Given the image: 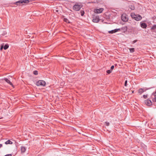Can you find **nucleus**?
Here are the masks:
<instances>
[{"label":"nucleus","mask_w":156,"mask_h":156,"mask_svg":"<svg viewBox=\"0 0 156 156\" xmlns=\"http://www.w3.org/2000/svg\"><path fill=\"white\" fill-rule=\"evenodd\" d=\"M121 20L124 22H126L128 21V19L127 16L125 13H123L121 16Z\"/></svg>","instance_id":"20e7f679"},{"label":"nucleus","mask_w":156,"mask_h":156,"mask_svg":"<svg viewBox=\"0 0 156 156\" xmlns=\"http://www.w3.org/2000/svg\"><path fill=\"white\" fill-rule=\"evenodd\" d=\"M121 30V28H119L115 29V31H116V32Z\"/></svg>","instance_id":"a878e982"},{"label":"nucleus","mask_w":156,"mask_h":156,"mask_svg":"<svg viewBox=\"0 0 156 156\" xmlns=\"http://www.w3.org/2000/svg\"><path fill=\"white\" fill-rule=\"evenodd\" d=\"M144 92V91L142 88H140L138 90V92L140 94H141L143 92Z\"/></svg>","instance_id":"4468645a"},{"label":"nucleus","mask_w":156,"mask_h":156,"mask_svg":"<svg viewBox=\"0 0 156 156\" xmlns=\"http://www.w3.org/2000/svg\"><path fill=\"white\" fill-rule=\"evenodd\" d=\"M127 80H126L125 81V83H124V86H127Z\"/></svg>","instance_id":"7c9ffc66"},{"label":"nucleus","mask_w":156,"mask_h":156,"mask_svg":"<svg viewBox=\"0 0 156 156\" xmlns=\"http://www.w3.org/2000/svg\"><path fill=\"white\" fill-rule=\"evenodd\" d=\"M137 41V40H134V41H133L132 42V44H133L135 43Z\"/></svg>","instance_id":"c756f323"},{"label":"nucleus","mask_w":156,"mask_h":156,"mask_svg":"<svg viewBox=\"0 0 156 156\" xmlns=\"http://www.w3.org/2000/svg\"><path fill=\"white\" fill-rule=\"evenodd\" d=\"M154 96V97H156V94L155 92H154L152 94L151 97L153 98V96Z\"/></svg>","instance_id":"4be33fe9"},{"label":"nucleus","mask_w":156,"mask_h":156,"mask_svg":"<svg viewBox=\"0 0 156 156\" xmlns=\"http://www.w3.org/2000/svg\"><path fill=\"white\" fill-rule=\"evenodd\" d=\"M5 144H12V142L10 140H8L5 142Z\"/></svg>","instance_id":"2eb2a0df"},{"label":"nucleus","mask_w":156,"mask_h":156,"mask_svg":"<svg viewBox=\"0 0 156 156\" xmlns=\"http://www.w3.org/2000/svg\"><path fill=\"white\" fill-rule=\"evenodd\" d=\"M36 85L37 86H44L46 85V83L44 80H39L37 82Z\"/></svg>","instance_id":"7ed1b4c3"},{"label":"nucleus","mask_w":156,"mask_h":156,"mask_svg":"<svg viewBox=\"0 0 156 156\" xmlns=\"http://www.w3.org/2000/svg\"><path fill=\"white\" fill-rule=\"evenodd\" d=\"M112 70L110 69V70H107L106 71V72L107 74H110V73H112Z\"/></svg>","instance_id":"6ab92c4d"},{"label":"nucleus","mask_w":156,"mask_h":156,"mask_svg":"<svg viewBox=\"0 0 156 156\" xmlns=\"http://www.w3.org/2000/svg\"><path fill=\"white\" fill-rule=\"evenodd\" d=\"M81 8L80 5L75 4L73 6V9L76 11H79Z\"/></svg>","instance_id":"423d86ee"},{"label":"nucleus","mask_w":156,"mask_h":156,"mask_svg":"<svg viewBox=\"0 0 156 156\" xmlns=\"http://www.w3.org/2000/svg\"><path fill=\"white\" fill-rule=\"evenodd\" d=\"M140 27L143 28H146L147 27V24L145 23H142L141 22L140 23Z\"/></svg>","instance_id":"9d476101"},{"label":"nucleus","mask_w":156,"mask_h":156,"mask_svg":"<svg viewBox=\"0 0 156 156\" xmlns=\"http://www.w3.org/2000/svg\"><path fill=\"white\" fill-rule=\"evenodd\" d=\"M4 44V43H3L1 45V47H0V50L1 51H2V49L3 48V46Z\"/></svg>","instance_id":"412c9836"},{"label":"nucleus","mask_w":156,"mask_h":156,"mask_svg":"<svg viewBox=\"0 0 156 156\" xmlns=\"http://www.w3.org/2000/svg\"><path fill=\"white\" fill-rule=\"evenodd\" d=\"M21 151L22 153L26 151V148L25 147L22 146L21 147Z\"/></svg>","instance_id":"9b49d317"},{"label":"nucleus","mask_w":156,"mask_h":156,"mask_svg":"<svg viewBox=\"0 0 156 156\" xmlns=\"http://www.w3.org/2000/svg\"><path fill=\"white\" fill-rule=\"evenodd\" d=\"M147 96H148V95L147 94V95H143V97L144 98V99H146L147 98Z\"/></svg>","instance_id":"bb28decb"},{"label":"nucleus","mask_w":156,"mask_h":156,"mask_svg":"<svg viewBox=\"0 0 156 156\" xmlns=\"http://www.w3.org/2000/svg\"><path fill=\"white\" fill-rule=\"evenodd\" d=\"M127 30V27H125L121 28V30Z\"/></svg>","instance_id":"a211bd4d"},{"label":"nucleus","mask_w":156,"mask_h":156,"mask_svg":"<svg viewBox=\"0 0 156 156\" xmlns=\"http://www.w3.org/2000/svg\"><path fill=\"white\" fill-rule=\"evenodd\" d=\"M104 9L103 8H100L99 9H94V12L96 13H100L103 12Z\"/></svg>","instance_id":"39448f33"},{"label":"nucleus","mask_w":156,"mask_h":156,"mask_svg":"<svg viewBox=\"0 0 156 156\" xmlns=\"http://www.w3.org/2000/svg\"><path fill=\"white\" fill-rule=\"evenodd\" d=\"M152 101L153 102H156V97H154V98H152Z\"/></svg>","instance_id":"393cba45"},{"label":"nucleus","mask_w":156,"mask_h":156,"mask_svg":"<svg viewBox=\"0 0 156 156\" xmlns=\"http://www.w3.org/2000/svg\"><path fill=\"white\" fill-rule=\"evenodd\" d=\"M29 1L28 0H22L18 1L14 3V4L17 5H20V4H22V5H24L23 3L27 4L29 3Z\"/></svg>","instance_id":"f03ea898"},{"label":"nucleus","mask_w":156,"mask_h":156,"mask_svg":"<svg viewBox=\"0 0 156 156\" xmlns=\"http://www.w3.org/2000/svg\"><path fill=\"white\" fill-rule=\"evenodd\" d=\"M130 16L133 19L137 21L140 20L142 19V17L140 15L138 14H136L134 12L131 13Z\"/></svg>","instance_id":"f257e3e1"},{"label":"nucleus","mask_w":156,"mask_h":156,"mask_svg":"<svg viewBox=\"0 0 156 156\" xmlns=\"http://www.w3.org/2000/svg\"><path fill=\"white\" fill-rule=\"evenodd\" d=\"M2 144H0V148H1V147H2Z\"/></svg>","instance_id":"72a5a7b5"},{"label":"nucleus","mask_w":156,"mask_h":156,"mask_svg":"<svg viewBox=\"0 0 156 156\" xmlns=\"http://www.w3.org/2000/svg\"><path fill=\"white\" fill-rule=\"evenodd\" d=\"M151 29L152 30H154L156 29V25H154L152 27Z\"/></svg>","instance_id":"5701e85b"},{"label":"nucleus","mask_w":156,"mask_h":156,"mask_svg":"<svg viewBox=\"0 0 156 156\" xmlns=\"http://www.w3.org/2000/svg\"><path fill=\"white\" fill-rule=\"evenodd\" d=\"M33 73L34 75H37L38 74V72L37 70H35L34 71Z\"/></svg>","instance_id":"f3484780"},{"label":"nucleus","mask_w":156,"mask_h":156,"mask_svg":"<svg viewBox=\"0 0 156 156\" xmlns=\"http://www.w3.org/2000/svg\"><path fill=\"white\" fill-rule=\"evenodd\" d=\"M99 21V18L98 16H95L93 17V21L94 23H98Z\"/></svg>","instance_id":"6e6552de"},{"label":"nucleus","mask_w":156,"mask_h":156,"mask_svg":"<svg viewBox=\"0 0 156 156\" xmlns=\"http://www.w3.org/2000/svg\"><path fill=\"white\" fill-rule=\"evenodd\" d=\"M3 80H4L6 82L8 83L10 85L13 86V85L12 83L10 82V81L7 78H4Z\"/></svg>","instance_id":"1a4fd4ad"},{"label":"nucleus","mask_w":156,"mask_h":156,"mask_svg":"<svg viewBox=\"0 0 156 156\" xmlns=\"http://www.w3.org/2000/svg\"><path fill=\"white\" fill-rule=\"evenodd\" d=\"M114 66L113 65H112V66H111V70H112H112L114 69Z\"/></svg>","instance_id":"2f4dec72"},{"label":"nucleus","mask_w":156,"mask_h":156,"mask_svg":"<svg viewBox=\"0 0 156 156\" xmlns=\"http://www.w3.org/2000/svg\"><path fill=\"white\" fill-rule=\"evenodd\" d=\"M128 49L129 50V51L130 53H133L135 51L134 48H129Z\"/></svg>","instance_id":"f8f14e48"},{"label":"nucleus","mask_w":156,"mask_h":156,"mask_svg":"<svg viewBox=\"0 0 156 156\" xmlns=\"http://www.w3.org/2000/svg\"><path fill=\"white\" fill-rule=\"evenodd\" d=\"M81 15L82 16H83V15L84 14V11H81Z\"/></svg>","instance_id":"c85d7f7f"},{"label":"nucleus","mask_w":156,"mask_h":156,"mask_svg":"<svg viewBox=\"0 0 156 156\" xmlns=\"http://www.w3.org/2000/svg\"><path fill=\"white\" fill-rule=\"evenodd\" d=\"M1 119V118H0V119Z\"/></svg>","instance_id":"f704fd0d"},{"label":"nucleus","mask_w":156,"mask_h":156,"mask_svg":"<svg viewBox=\"0 0 156 156\" xmlns=\"http://www.w3.org/2000/svg\"><path fill=\"white\" fill-rule=\"evenodd\" d=\"M64 21L65 22H66L67 23H69V20L67 18H64Z\"/></svg>","instance_id":"aec40b11"},{"label":"nucleus","mask_w":156,"mask_h":156,"mask_svg":"<svg viewBox=\"0 0 156 156\" xmlns=\"http://www.w3.org/2000/svg\"><path fill=\"white\" fill-rule=\"evenodd\" d=\"M116 31H115V30H112L111 31H108V33L109 34H113L114 33H116Z\"/></svg>","instance_id":"dca6fc26"},{"label":"nucleus","mask_w":156,"mask_h":156,"mask_svg":"<svg viewBox=\"0 0 156 156\" xmlns=\"http://www.w3.org/2000/svg\"><path fill=\"white\" fill-rule=\"evenodd\" d=\"M145 104L148 106H151L152 105V102L149 99L145 100L144 101Z\"/></svg>","instance_id":"0eeeda50"},{"label":"nucleus","mask_w":156,"mask_h":156,"mask_svg":"<svg viewBox=\"0 0 156 156\" xmlns=\"http://www.w3.org/2000/svg\"><path fill=\"white\" fill-rule=\"evenodd\" d=\"M105 125L107 126H108L109 125V122H105Z\"/></svg>","instance_id":"cd10ccee"},{"label":"nucleus","mask_w":156,"mask_h":156,"mask_svg":"<svg viewBox=\"0 0 156 156\" xmlns=\"http://www.w3.org/2000/svg\"><path fill=\"white\" fill-rule=\"evenodd\" d=\"M9 47V45L8 44H6L4 46H3V49L5 50L7 49Z\"/></svg>","instance_id":"ddd939ff"},{"label":"nucleus","mask_w":156,"mask_h":156,"mask_svg":"<svg viewBox=\"0 0 156 156\" xmlns=\"http://www.w3.org/2000/svg\"><path fill=\"white\" fill-rule=\"evenodd\" d=\"M129 8L132 10H134L135 9L134 7L132 5L130 6Z\"/></svg>","instance_id":"b1692460"},{"label":"nucleus","mask_w":156,"mask_h":156,"mask_svg":"<svg viewBox=\"0 0 156 156\" xmlns=\"http://www.w3.org/2000/svg\"><path fill=\"white\" fill-rule=\"evenodd\" d=\"M12 155L11 154H6L4 156H12Z\"/></svg>","instance_id":"473e14b6"}]
</instances>
